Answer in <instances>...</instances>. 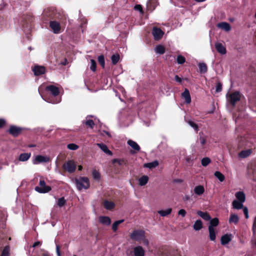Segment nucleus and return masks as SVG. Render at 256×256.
<instances>
[{
	"label": "nucleus",
	"mask_w": 256,
	"mask_h": 256,
	"mask_svg": "<svg viewBox=\"0 0 256 256\" xmlns=\"http://www.w3.org/2000/svg\"><path fill=\"white\" fill-rule=\"evenodd\" d=\"M92 176L95 180H99L100 178V173L96 170H94L92 172Z\"/></svg>",
	"instance_id": "09e8293b"
},
{
	"label": "nucleus",
	"mask_w": 256,
	"mask_h": 256,
	"mask_svg": "<svg viewBox=\"0 0 256 256\" xmlns=\"http://www.w3.org/2000/svg\"><path fill=\"white\" fill-rule=\"evenodd\" d=\"M75 183L78 190L88 189L90 186L89 180L86 177H80L75 180Z\"/></svg>",
	"instance_id": "f03ea898"
},
{
	"label": "nucleus",
	"mask_w": 256,
	"mask_h": 256,
	"mask_svg": "<svg viewBox=\"0 0 256 256\" xmlns=\"http://www.w3.org/2000/svg\"><path fill=\"white\" fill-rule=\"evenodd\" d=\"M210 224L209 226H211L212 228H214V226H217L219 224L218 219L216 218H214L212 219H210Z\"/></svg>",
	"instance_id": "4c0bfd02"
},
{
	"label": "nucleus",
	"mask_w": 256,
	"mask_h": 256,
	"mask_svg": "<svg viewBox=\"0 0 256 256\" xmlns=\"http://www.w3.org/2000/svg\"><path fill=\"white\" fill-rule=\"evenodd\" d=\"M243 212L245 215L246 218L248 219L249 218L248 208L246 207L244 208Z\"/></svg>",
	"instance_id": "864d4df0"
},
{
	"label": "nucleus",
	"mask_w": 256,
	"mask_h": 256,
	"mask_svg": "<svg viewBox=\"0 0 256 256\" xmlns=\"http://www.w3.org/2000/svg\"><path fill=\"white\" fill-rule=\"evenodd\" d=\"M124 222V220H117L116 222H115L113 224H112V230L114 231V232H116L117 229H118V226L123 222Z\"/></svg>",
	"instance_id": "ea45409f"
},
{
	"label": "nucleus",
	"mask_w": 256,
	"mask_h": 256,
	"mask_svg": "<svg viewBox=\"0 0 256 256\" xmlns=\"http://www.w3.org/2000/svg\"><path fill=\"white\" fill-rule=\"evenodd\" d=\"M112 62L113 64H116L120 60V55L118 54H113L111 58Z\"/></svg>",
	"instance_id": "58836bf2"
},
{
	"label": "nucleus",
	"mask_w": 256,
	"mask_h": 256,
	"mask_svg": "<svg viewBox=\"0 0 256 256\" xmlns=\"http://www.w3.org/2000/svg\"><path fill=\"white\" fill-rule=\"evenodd\" d=\"M217 26L218 28L222 29L226 32H228L230 30L231 27L229 24L226 22H222L218 24Z\"/></svg>",
	"instance_id": "2eb2a0df"
},
{
	"label": "nucleus",
	"mask_w": 256,
	"mask_h": 256,
	"mask_svg": "<svg viewBox=\"0 0 256 256\" xmlns=\"http://www.w3.org/2000/svg\"><path fill=\"white\" fill-rule=\"evenodd\" d=\"M96 68V62L94 60H90V68L92 72H95Z\"/></svg>",
	"instance_id": "49530a36"
},
{
	"label": "nucleus",
	"mask_w": 256,
	"mask_h": 256,
	"mask_svg": "<svg viewBox=\"0 0 256 256\" xmlns=\"http://www.w3.org/2000/svg\"><path fill=\"white\" fill-rule=\"evenodd\" d=\"M96 145L106 154L112 155V152L110 151L108 146L104 144H97Z\"/></svg>",
	"instance_id": "5701e85b"
},
{
	"label": "nucleus",
	"mask_w": 256,
	"mask_h": 256,
	"mask_svg": "<svg viewBox=\"0 0 256 256\" xmlns=\"http://www.w3.org/2000/svg\"><path fill=\"white\" fill-rule=\"evenodd\" d=\"M198 68L201 73H205L207 72V66L204 63H200L198 64Z\"/></svg>",
	"instance_id": "e433bc0d"
},
{
	"label": "nucleus",
	"mask_w": 256,
	"mask_h": 256,
	"mask_svg": "<svg viewBox=\"0 0 256 256\" xmlns=\"http://www.w3.org/2000/svg\"><path fill=\"white\" fill-rule=\"evenodd\" d=\"M172 210L171 208H168L166 210H160L158 211V213L162 216H166L168 214H170L172 212Z\"/></svg>",
	"instance_id": "2f4dec72"
},
{
	"label": "nucleus",
	"mask_w": 256,
	"mask_h": 256,
	"mask_svg": "<svg viewBox=\"0 0 256 256\" xmlns=\"http://www.w3.org/2000/svg\"><path fill=\"white\" fill-rule=\"evenodd\" d=\"M30 152L21 154L19 156V160L22 162L27 161L30 157Z\"/></svg>",
	"instance_id": "bb28decb"
},
{
	"label": "nucleus",
	"mask_w": 256,
	"mask_h": 256,
	"mask_svg": "<svg viewBox=\"0 0 256 256\" xmlns=\"http://www.w3.org/2000/svg\"><path fill=\"white\" fill-rule=\"evenodd\" d=\"M194 193L198 196L202 195L204 192V188L202 186L200 185L196 186L194 188Z\"/></svg>",
	"instance_id": "b1692460"
},
{
	"label": "nucleus",
	"mask_w": 256,
	"mask_h": 256,
	"mask_svg": "<svg viewBox=\"0 0 256 256\" xmlns=\"http://www.w3.org/2000/svg\"><path fill=\"white\" fill-rule=\"evenodd\" d=\"M199 138L198 140V142H200L202 148H204V145L206 143V138L204 136L202 132L199 133Z\"/></svg>",
	"instance_id": "aec40b11"
},
{
	"label": "nucleus",
	"mask_w": 256,
	"mask_h": 256,
	"mask_svg": "<svg viewBox=\"0 0 256 256\" xmlns=\"http://www.w3.org/2000/svg\"><path fill=\"white\" fill-rule=\"evenodd\" d=\"M176 61L178 64H182L186 62V59L184 56L181 55H179L176 58Z\"/></svg>",
	"instance_id": "c03bdc74"
},
{
	"label": "nucleus",
	"mask_w": 256,
	"mask_h": 256,
	"mask_svg": "<svg viewBox=\"0 0 256 256\" xmlns=\"http://www.w3.org/2000/svg\"><path fill=\"white\" fill-rule=\"evenodd\" d=\"M243 203L242 202L234 200L232 203V208L234 209L240 210L243 208Z\"/></svg>",
	"instance_id": "a878e982"
},
{
	"label": "nucleus",
	"mask_w": 256,
	"mask_h": 256,
	"mask_svg": "<svg viewBox=\"0 0 256 256\" xmlns=\"http://www.w3.org/2000/svg\"><path fill=\"white\" fill-rule=\"evenodd\" d=\"M82 166H78V170H82Z\"/></svg>",
	"instance_id": "69168bd1"
},
{
	"label": "nucleus",
	"mask_w": 256,
	"mask_h": 256,
	"mask_svg": "<svg viewBox=\"0 0 256 256\" xmlns=\"http://www.w3.org/2000/svg\"><path fill=\"white\" fill-rule=\"evenodd\" d=\"M128 144L132 147L134 150L138 152L140 148L138 144L134 141L130 140L128 141Z\"/></svg>",
	"instance_id": "6ab92c4d"
},
{
	"label": "nucleus",
	"mask_w": 256,
	"mask_h": 256,
	"mask_svg": "<svg viewBox=\"0 0 256 256\" xmlns=\"http://www.w3.org/2000/svg\"><path fill=\"white\" fill-rule=\"evenodd\" d=\"M99 220L100 223L105 225H110L111 222L110 218L108 216H100Z\"/></svg>",
	"instance_id": "4be33fe9"
},
{
	"label": "nucleus",
	"mask_w": 256,
	"mask_h": 256,
	"mask_svg": "<svg viewBox=\"0 0 256 256\" xmlns=\"http://www.w3.org/2000/svg\"><path fill=\"white\" fill-rule=\"evenodd\" d=\"M89 116H88L86 118V122H84L87 126L90 127L92 128L94 126V122L92 120L88 119Z\"/></svg>",
	"instance_id": "c9c22d12"
},
{
	"label": "nucleus",
	"mask_w": 256,
	"mask_h": 256,
	"mask_svg": "<svg viewBox=\"0 0 256 256\" xmlns=\"http://www.w3.org/2000/svg\"><path fill=\"white\" fill-rule=\"evenodd\" d=\"M208 232L210 239L212 241H214L216 238V232L214 228H212L211 226H208Z\"/></svg>",
	"instance_id": "dca6fc26"
},
{
	"label": "nucleus",
	"mask_w": 256,
	"mask_h": 256,
	"mask_svg": "<svg viewBox=\"0 0 256 256\" xmlns=\"http://www.w3.org/2000/svg\"><path fill=\"white\" fill-rule=\"evenodd\" d=\"M174 80L179 83H181L182 82V78L179 77L178 75H176L174 76Z\"/></svg>",
	"instance_id": "13d9d810"
},
{
	"label": "nucleus",
	"mask_w": 256,
	"mask_h": 256,
	"mask_svg": "<svg viewBox=\"0 0 256 256\" xmlns=\"http://www.w3.org/2000/svg\"><path fill=\"white\" fill-rule=\"evenodd\" d=\"M104 132H105V133H106V135H108V136H109V137H110V136H111V135H110V132H106V131H104Z\"/></svg>",
	"instance_id": "680f3d73"
},
{
	"label": "nucleus",
	"mask_w": 256,
	"mask_h": 256,
	"mask_svg": "<svg viewBox=\"0 0 256 256\" xmlns=\"http://www.w3.org/2000/svg\"><path fill=\"white\" fill-rule=\"evenodd\" d=\"M148 177L147 176H143L138 180L139 184L140 186H144L148 183Z\"/></svg>",
	"instance_id": "c85d7f7f"
},
{
	"label": "nucleus",
	"mask_w": 256,
	"mask_h": 256,
	"mask_svg": "<svg viewBox=\"0 0 256 256\" xmlns=\"http://www.w3.org/2000/svg\"><path fill=\"white\" fill-rule=\"evenodd\" d=\"M210 162H211L210 159L208 157L203 158L201 161L202 164L204 166H207Z\"/></svg>",
	"instance_id": "a19ab883"
},
{
	"label": "nucleus",
	"mask_w": 256,
	"mask_h": 256,
	"mask_svg": "<svg viewBox=\"0 0 256 256\" xmlns=\"http://www.w3.org/2000/svg\"><path fill=\"white\" fill-rule=\"evenodd\" d=\"M64 168L70 173L74 172L76 169V164L74 160H68L63 165Z\"/></svg>",
	"instance_id": "39448f33"
},
{
	"label": "nucleus",
	"mask_w": 256,
	"mask_h": 256,
	"mask_svg": "<svg viewBox=\"0 0 256 256\" xmlns=\"http://www.w3.org/2000/svg\"><path fill=\"white\" fill-rule=\"evenodd\" d=\"M68 148L71 150H76L78 148V146L74 144H70L68 145Z\"/></svg>",
	"instance_id": "8fccbe9b"
},
{
	"label": "nucleus",
	"mask_w": 256,
	"mask_h": 256,
	"mask_svg": "<svg viewBox=\"0 0 256 256\" xmlns=\"http://www.w3.org/2000/svg\"><path fill=\"white\" fill-rule=\"evenodd\" d=\"M222 90V85L220 82H218L216 87V91L217 92H221Z\"/></svg>",
	"instance_id": "3c124183"
},
{
	"label": "nucleus",
	"mask_w": 256,
	"mask_h": 256,
	"mask_svg": "<svg viewBox=\"0 0 256 256\" xmlns=\"http://www.w3.org/2000/svg\"><path fill=\"white\" fill-rule=\"evenodd\" d=\"M182 96L185 99V101L187 104H190L191 102L190 94L188 89H186L182 93Z\"/></svg>",
	"instance_id": "f3484780"
},
{
	"label": "nucleus",
	"mask_w": 256,
	"mask_h": 256,
	"mask_svg": "<svg viewBox=\"0 0 256 256\" xmlns=\"http://www.w3.org/2000/svg\"><path fill=\"white\" fill-rule=\"evenodd\" d=\"M34 75L40 76L45 73L46 68L44 66H36L32 69Z\"/></svg>",
	"instance_id": "9b49d317"
},
{
	"label": "nucleus",
	"mask_w": 256,
	"mask_h": 256,
	"mask_svg": "<svg viewBox=\"0 0 256 256\" xmlns=\"http://www.w3.org/2000/svg\"><path fill=\"white\" fill-rule=\"evenodd\" d=\"M104 208L108 210L112 209L114 206V204L113 202L105 200L104 202Z\"/></svg>",
	"instance_id": "c756f323"
},
{
	"label": "nucleus",
	"mask_w": 256,
	"mask_h": 256,
	"mask_svg": "<svg viewBox=\"0 0 256 256\" xmlns=\"http://www.w3.org/2000/svg\"><path fill=\"white\" fill-rule=\"evenodd\" d=\"M232 240V234H226L221 237L220 242L222 245H226Z\"/></svg>",
	"instance_id": "ddd939ff"
},
{
	"label": "nucleus",
	"mask_w": 256,
	"mask_h": 256,
	"mask_svg": "<svg viewBox=\"0 0 256 256\" xmlns=\"http://www.w3.org/2000/svg\"><path fill=\"white\" fill-rule=\"evenodd\" d=\"M186 213V211L184 209L180 210L178 212V214L182 217L185 216Z\"/></svg>",
	"instance_id": "5fc2aeb1"
},
{
	"label": "nucleus",
	"mask_w": 256,
	"mask_h": 256,
	"mask_svg": "<svg viewBox=\"0 0 256 256\" xmlns=\"http://www.w3.org/2000/svg\"><path fill=\"white\" fill-rule=\"evenodd\" d=\"M6 122L3 119H0V128H2L5 124Z\"/></svg>",
	"instance_id": "052dcab7"
},
{
	"label": "nucleus",
	"mask_w": 256,
	"mask_h": 256,
	"mask_svg": "<svg viewBox=\"0 0 256 256\" xmlns=\"http://www.w3.org/2000/svg\"><path fill=\"white\" fill-rule=\"evenodd\" d=\"M188 124L192 127L196 132H198V126L194 123V122L191 120L188 121Z\"/></svg>",
	"instance_id": "a18cd8bd"
},
{
	"label": "nucleus",
	"mask_w": 256,
	"mask_h": 256,
	"mask_svg": "<svg viewBox=\"0 0 256 256\" xmlns=\"http://www.w3.org/2000/svg\"><path fill=\"white\" fill-rule=\"evenodd\" d=\"M52 190L50 186H46V182L44 180H40L39 186L35 187V190L39 193H46Z\"/></svg>",
	"instance_id": "7ed1b4c3"
},
{
	"label": "nucleus",
	"mask_w": 256,
	"mask_h": 256,
	"mask_svg": "<svg viewBox=\"0 0 256 256\" xmlns=\"http://www.w3.org/2000/svg\"><path fill=\"white\" fill-rule=\"evenodd\" d=\"M252 230L254 233L256 231V216L254 218L253 226H252Z\"/></svg>",
	"instance_id": "6e6d98bb"
},
{
	"label": "nucleus",
	"mask_w": 256,
	"mask_h": 256,
	"mask_svg": "<svg viewBox=\"0 0 256 256\" xmlns=\"http://www.w3.org/2000/svg\"><path fill=\"white\" fill-rule=\"evenodd\" d=\"M60 102V100H56V101H53V102H52V103H54V104H56V103Z\"/></svg>",
	"instance_id": "e2e57ef3"
},
{
	"label": "nucleus",
	"mask_w": 256,
	"mask_h": 256,
	"mask_svg": "<svg viewBox=\"0 0 256 256\" xmlns=\"http://www.w3.org/2000/svg\"><path fill=\"white\" fill-rule=\"evenodd\" d=\"M197 214L206 220H210L211 219V216L207 212L199 210L197 212Z\"/></svg>",
	"instance_id": "a211bd4d"
},
{
	"label": "nucleus",
	"mask_w": 256,
	"mask_h": 256,
	"mask_svg": "<svg viewBox=\"0 0 256 256\" xmlns=\"http://www.w3.org/2000/svg\"><path fill=\"white\" fill-rule=\"evenodd\" d=\"M215 47L218 53L222 54H226V48L222 44L218 42L216 43L215 44Z\"/></svg>",
	"instance_id": "4468645a"
},
{
	"label": "nucleus",
	"mask_w": 256,
	"mask_h": 256,
	"mask_svg": "<svg viewBox=\"0 0 256 256\" xmlns=\"http://www.w3.org/2000/svg\"><path fill=\"white\" fill-rule=\"evenodd\" d=\"M50 27L54 34H60L61 32V26L60 23L53 20L50 22Z\"/></svg>",
	"instance_id": "423d86ee"
},
{
	"label": "nucleus",
	"mask_w": 256,
	"mask_h": 256,
	"mask_svg": "<svg viewBox=\"0 0 256 256\" xmlns=\"http://www.w3.org/2000/svg\"><path fill=\"white\" fill-rule=\"evenodd\" d=\"M152 34L156 40H160L164 35V32L159 28H154Z\"/></svg>",
	"instance_id": "9d476101"
},
{
	"label": "nucleus",
	"mask_w": 256,
	"mask_h": 256,
	"mask_svg": "<svg viewBox=\"0 0 256 256\" xmlns=\"http://www.w3.org/2000/svg\"><path fill=\"white\" fill-rule=\"evenodd\" d=\"M228 101L230 102L233 106H235L237 102L240 99V95L238 92H235L226 96Z\"/></svg>",
	"instance_id": "20e7f679"
},
{
	"label": "nucleus",
	"mask_w": 256,
	"mask_h": 256,
	"mask_svg": "<svg viewBox=\"0 0 256 256\" xmlns=\"http://www.w3.org/2000/svg\"><path fill=\"white\" fill-rule=\"evenodd\" d=\"M194 0L197 2H202L205 1L206 0Z\"/></svg>",
	"instance_id": "338daca9"
},
{
	"label": "nucleus",
	"mask_w": 256,
	"mask_h": 256,
	"mask_svg": "<svg viewBox=\"0 0 256 256\" xmlns=\"http://www.w3.org/2000/svg\"><path fill=\"white\" fill-rule=\"evenodd\" d=\"M98 63L100 64V66L103 68H104L105 62H104V56H102V55L98 57Z\"/></svg>",
	"instance_id": "37998d69"
},
{
	"label": "nucleus",
	"mask_w": 256,
	"mask_h": 256,
	"mask_svg": "<svg viewBox=\"0 0 256 256\" xmlns=\"http://www.w3.org/2000/svg\"><path fill=\"white\" fill-rule=\"evenodd\" d=\"M22 130V128L20 127L12 126L8 130V132L14 136H17L21 133Z\"/></svg>",
	"instance_id": "1a4fd4ad"
},
{
	"label": "nucleus",
	"mask_w": 256,
	"mask_h": 256,
	"mask_svg": "<svg viewBox=\"0 0 256 256\" xmlns=\"http://www.w3.org/2000/svg\"><path fill=\"white\" fill-rule=\"evenodd\" d=\"M56 252L58 256H60V246L58 244L56 246Z\"/></svg>",
	"instance_id": "4d7b16f0"
},
{
	"label": "nucleus",
	"mask_w": 256,
	"mask_h": 256,
	"mask_svg": "<svg viewBox=\"0 0 256 256\" xmlns=\"http://www.w3.org/2000/svg\"><path fill=\"white\" fill-rule=\"evenodd\" d=\"M158 165V160H154L151 162L144 164V166L149 168H156Z\"/></svg>",
	"instance_id": "cd10ccee"
},
{
	"label": "nucleus",
	"mask_w": 256,
	"mask_h": 256,
	"mask_svg": "<svg viewBox=\"0 0 256 256\" xmlns=\"http://www.w3.org/2000/svg\"><path fill=\"white\" fill-rule=\"evenodd\" d=\"M10 247L8 246H6L2 253L1 256H9Z\"/></svg>",
	"instance_id": "79ce46f5"
},
{
	"label": "nucleus",
	"mask_w": 256,
	"mask_h": 256,
	"mask_svg": "<svg viewBox=\"0 0 256 256\" xmlns=\"http://www.w3.org/2000/svg\"><path fill=\"white\" fill-rule=\"evenodd\" d=\"M250 154L251 150H242L239 154V156L242 158H245L249 156Z\"/></svg>",
	"instance_id": "72a5a7b5"
},
{
	"label": "nucleus",
	"mask_w": 256,
	"mask_h": 256,
	"mask_svg": "<svg viewBox=\"0 0 256 256\" xmlns=\"http://www.w3.org/2000/svg\"><path fill=\"white\" fill-rule=\"evenodd\" d=\"M66 204V200H64V198H59L58 200L57 204L60 207H62L64 206Z\"/></svg>",
	"instance_id": "de8ad7c7"
},
{
	"label": "nucleus",
	"mask_w": 256,
	"mask_h": 256,
	"mask_svg": "<svg viewBox=\"0 0 256 256\" xmlns=\"http://www.w3.org/2000/svg\"><path fill=\"white\" fill-rule=\"evenodd\" d=\"M134 256H144L145 251L141 246H136L134 248Z\"/></svg>",
	"instance_id": "f8f14e48"
},
{
	"label": "nucleus",
	"mask_w": 256,
	"mask_h": 256,
	"mask_svg": "<svg viewBox=\"0 0 256 256\" xmlns=\"http://www.w3.org/2000/svg\"><path fill=\"white\" fill-rule=\"evenodd\" d=\"M64 61H65V63H62V64L63 65H66V62H67V60L66 59H65L64 60Z\"/></svg>",
	"instance_id": "774afa93"
},
{
	"label": "nucleus",
	"mask_w": 256,
	"mask_h": 256,
	"mask_svg": "<svg viewBox=\"0 0 256 256\" xmlns=\"http://www.w3.org/2000/svg\"><path fill=\"white\" fill-rule=\"evenodd\" d=\"M154 50L156 53L162 54L165 52V48L163 46L158 45L156 46Z\"/></svg>",
	"instance_id": "473e14b6"
},
{
	"label": "nucleus",
	"mask_w": 256,
	"mask_h": 256,
	"mask_svg": "<svg viewBox=\"0 0 256 256\" xmlns=\"http://www.w3.org/2000/svg\"><path fill=\"white\" fill-rule=\"evenodd\" d=\"M239 221L238 216L234 214H232L229 218L228 222L229 223H234L235 224H236Z\"/></svg>",
	"instance_id": "393cba45"
},
{
	"label": "nucleus",
	"mask_w": 256,
	"mask_h": 256,
	"mask_svg": "<svg viewBox=\"0 0 256 256\" xmlns=\"http://www.w3.org/2000/svg\"><path fill=\"white\" fill-rule=\"evenodd\" d=\"M50 161V158L47 156L42 155H37L32 161L34 164H38L42 162H48Z\"/></svg>",
	"instance_id": "0eeeda50"
},
{
	"label": "nucleus",
	"mask_w": 256,
	"mask_h": 256,
	"mask_svg": "<svg viewBox=\"0 0 256 256\" xmlns=\"http://www.w3.org/2000/svg\"><path fill=\"white\" fill-rule=\"evenodd\" d=\"M214 175L220 182L224 180L225 178L224 175L218 171L216 172Z\"/></svg>",
	"instance_id": "f704fd0d"
},
{
	"label": "nucleus",
	"mask_w": 256,
	"mask_h": 256,
	"mask_svg": "<svg viewBox=\"0 0 256 256\" xmlns=\"http://www.w3.org/2000/svg\"><path fill=\"white\" fill-rule=\"evenodd\" d=\"M42 242H40L38 241L34 243V244H32V247L36 248L38 246H40Z\"/></svg>",
	"instance_id": "bf43d9fd"
},
{
	"label": "nucleus",
	"mask_w": 256,
	"mask_h": 256,
	"mask_svg": "<svg viewBox=\"0 0 256 256\" xmlns=\"http://www.w3.org/2000/svg\"><path fill=\"white\" fill-rule=\"evenodd\" d=\"M118 162V164H120V160H118V159H114V162Z\"/></svg>",
	"instance_id": "0e129e2a"
},
{
	"label": "nucleus",
	"mask_w": 256,
	"mask_h": 256,
	"mask_svg": "<svg viewBox=\"0 0 256 256\" xmlns=\"http://www.w3.org/2000/svg\"><path fill=\"white\" fill-rule=\"evenodd\" d=\"M134 9L136 10L140 11L141 12H142V8L141 5L140 4H136L134 6Z\"/></svg>",
	"instance_id": "603ef678"
},
{
	"label": "nucleus",
	"mask_w": 256,
	"mask_h": 256,
	"mask_svg": "<svg viewBox=\"0 0 256 256\" xmlns=\"http://www.w3.org/2000/svg\"><path fill=\"white\" fill-rule=\"evenodd\" d=\"M130 238L134 241H142L143 244L146 246L149 244V242L146 238L145 232L143 230H133L130 234Z\"/></svg>",
	"instance_id": "f257e3e1"
},
{
	"label": "nucleus",
	"mask_w": 256,
	"mask_h": 256,
	"mask_svg": "<svg viewBox=\"0 0 256 256\" xmlns=\"http://www.w3.org/2000/svg\"><path fill=\"white\" fill-rule=\"evenodd\" d=\"M193 228L195 230H200L202 228V222L200 220H196L194 222Z\"/></svg>",
	"instance_id": "7c9ffc66"
},
{
	"label": "nucleus",
	"mask_w": 256,
	"mask_h": 256,
	"mask_svg": "<svg viewBox=\"0 0 256 256\" xmlns=\"http://www.w3.org/2000/svg\"><path fill=\"white\" fill-rule=\"evenodd\" d=\"M46 90L50 92L54 96H58L60 94L59 88L54 85L48 86L46 88Z\"/></svg>",
	"instance_id": "6e6552de"
},
{
	"label": "nucleus",
	"mask_w": 256,
	"mask_h": 256,
	"mask_svg": "<svg viewBox=\"0 0 256 256\" xmlns=\"http://www.w3.org/2000/svg\"><path fill=\"white\" fill-rule=\"evenodd\" d=\"M235 196L236 198L238 200V201L242 202H244L246 200V196L245 194L243 192H238L236 193Z\"/></svg>",
	"instance_id": "412c9836"
}]
</instances>
